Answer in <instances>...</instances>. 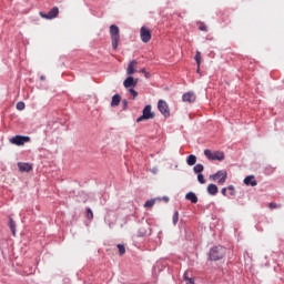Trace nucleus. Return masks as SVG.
I'll use <instances>...</instances> for the list:
<instances>
[{"label": "nucleus", "instance_id": "nucleus-1", "mask_svg": "<svg viewBox=\"0 0 284 284\" xmlns=\"http://www.w3.org/2000/svg\"><path fill=\"white\" fill-rule=\"evenodd\" d=\"M225 247L223 246H214L209 252L210 261H221V258L225 257Z\"/></svg>", "mask_w": 284, "mask_h": 284}, {"label": "nucleus", "instance_id": "nucleus-2", "mask_svg": "<svg viewBox=\"0 0 284 284\" xmlns=\"http://www.w3.org/2000/svg\"><path fill=\"white\" fill-rule=\"evenodd\" d=\"M204 155L209 161H224L225 160V153L223 151H214L210 149L204 150Z\"/></svg>", "mask_w": 284, "mask_h": 284}, {"label": "nucleus", "instance_id": "nucleus-3", "mask_svg": "<svg viewBox=\"0 0 284 284\" xmlns=\"http://www.w3.org/2000/svg\"><path fill=\"white\" fill-rule=\"evenodd\" d=\"M110 34H111L112 48L113 50H116V48H119V41H121V36L119 32V28L115 24L110 26Z\"/></svg>", "mask_w": 284, "mask_h": 284}, {"label": "nucleus", "instance_id": "nucleus-4", "mask_svg": "<svg viewBox=\"0 0 284 284\" xmlns=\"http://www.w3.org/2000/svg\"><path fill=\"white\" fill-rule=\"evenodd\" d=\"M154 112H152V105L148 104L144 106L142 111V115L136 119V123H141V121H150V119H154Z\"/></svg>", "mask_w": 284, "mask_h": 284}, {"label": "nucleus", "instance_id": "nucleus-5", "mask_svg": "<svg viewBox=\"0 0 284 284\" xmlns=\"http://www.w3.org/2000/svg\"><path fill=\"white\" fill-rule=\"evenodd\" d=\"M10 143H12L13 145H26V143H30V136L16 135L10 139Z\"/></svg>", "mask_w": 284, "mask_h": 284}, {"label": "nucleus", "instance_id": "nucleus-6", "mask_svg": "<svg viewBox=\"0 0 284 284\" xmlns=\"http://www.w3.org/2000/svg\"><path fill=\"white\" fill-rule=\"evenodd\" d=\"M140 39L142 43H150V40L152 39V32L150 29L142 27L140 30Z\"/></svg>", "mask_w": 284, "mask_h": 284}, {"label": "nucleus", "instance_id": "nucleus-7", "mask_svg": "<svg viewBox=\"0 0 284 284\" xmlns=\"http://www.w3.org/2000/svg\"><path fill=\"white\" fill-rule=\"evenodd\" d=\"M158 109L161 112V114H163V116H165V119H168V116H170V108L168 106V102H165L163 100H159Z\"/></svg>", "mask_w": 284, "mask_h": 284}, {"label": "nucleus", "instance_id": "nucleus-8", "mask_svg": "<svg viewBox=\"0 0 284 284\" xmlns=\"http://www.w3.org/2000/svg\"><path fill=\"white\" fill-rule=\"evenodd\" d=\"M42 19H57L59 17V7H53L48 13L40 12Z\"/></svg>", "mask_w": 284, "mask_h": 284}, {"label": "nucleus", "instance_id": "nucleus-9", "mask_svg": "<svg viewBox=\"0 0 284 284\" xmlns=\"http://www.w3.org/2000/svg\"><path fill=\"white\" fill-rule=\"evenodd\" d=\"M139 84V79H134V77L129 75L124 81H123V85L124 88L131 89V88H136V85Z\"/></svg>", "mask_w": 284, "mask_h": 284}, {"label": "nucleus", "instance_id": "nucleus-10", "mask_svg": "<svg viewBox=\"0 0 284 284\" xmlns=\"http://www.w3.org/2000/svg\"><path fill=\"white\" fill-rule=\"evenodd\" d=\"M182 101L184 103H194V101H196V95L194 92H186L182 95Z\"/></svg>", "mask_w": 284, "mask_h": 284}, {"label": "nucleus", "instance_id": "nucleus-11", "mask_svg": "<svg viewBox=\"0 0 284 284\" xmlns=\"http://www.w3.org/2000/svg\"><path fill=\"white\" fill-rule=\"evenodd\" d=\"M244 185H251V187H256V185H258V182L256 181V178L254 175H247L244 179Z\"/></svg>", "mask_w": 284, "mask_h": 284}, {"label": "nucleus", "instance_id": "nucleus-12", "mask_svg": "<svg viewBox=\"0 0 284 284\" xmlns=\"http://www.w3.org/2000/svg\"><path fill=\"white\" fill-rule=\"evenodd\" d=\"M224 176H227V171L220 170L215 174L210 175L211 181H216L219 179H223Z\"/></svg>", "mask_w": 284, "mask_h": 284}, {"label": "nucleus", "instance_id": "nucleus-13", "mask_svg": "<svg viewBox=\"0 0 284 284\" xmlns=\"http://www.w3.org/2000/svg\"><path fill=\"white\" fill-rule=\"evenodd\" d=\"M18 170L20 172H30L32 170V164L26 163V162H19Z\"/></svg>", "mask_w": 284, "mask_h": 284}, {"label": "nucleus", "instance_id": "nucleus-14", "mask_svg": "<svg viewBox=\"0 0 284 284\" xmlns=\"http://www.w3.org/2000/svg\"><path fill=\"white\" fill-rule=\"evenodd\" d=\"M138 61L136 60H132L126 69V74H129V77H132V74H134V72H136V70H134V68H136L138 65Z\"/></svg>", "mask_w": 284, "mask_h": 284}, {"label": "nucleus", "instance_id": "nucleus-15", "mask_svg": "<svg viewBox=\"0 0 284 284\" xmlns=\"http://www.w3.org/2000/svg\"><path fill=\"white\" fill-rule=\"evenodd\" d=\"M206 191L211 196H216L219 194V186L216 184H209Z\"/></svg>", "mask_w": 284, "mask_h": 284}, {"label": "nucleus", "instance_id": "nucleus-16", "mask_svg": "<svg viewBox=\"0 0 284 284\" xmlns=\"http://www.w3.org/2000/svg\"><path fill=\"white\" fill-rule=\"evenodd\" d=\"M186 201H191V203H199V197L196 196V193L194 192H189L185 195Z\"/></svg>", "mask_w": 284, "mask_h": 284}, {"label": "nucleus", "instance_id": "nucleus-17", "mask_svg": "<svg viewBox=\"0 0 284 284\" xmlns=\"http://www.w3.org/2000/svg\"><path fill=\"white\" fill-rule=\"evenodd\" d=\"M121 103V97L119 94H114L112 97L111 101V108H118V105Z\"/></svg>", "mask_w": 284, "mask_h": 284}, {"label": "nucleus", "instance_id": "nucleus-18", "mask_svg": "<svg viewBox=\"0 0 284 284\" xmlns=\"http://www.w3.org/2000/svg\"><path fill=\"white\" fill-rule=\"evenodd\" d=\"M9 227L12 232V235L17 236V223L14 222V220L12 217L9 219Z\"/></svg>", "mask_w": 284, "mask_h": 284}, {"label": "nucleus", "instance_id": "nucleus-19", "mask_svg": "<svg viewBox=\"0 0 284 284\" xmlns=\"http://www.w3.org/2000/svg\"><path fill=\"white\" fill-rule=\"evenodd\" d=\"M186 163L187 165L192 166V165H196V155L191 154L186 158Z\"/></svg>", "mask_w": 284, "mask_h": 284}, {"label": "nucleus", "instance_id": "nucleus-20", "mask_svg": "<svg viewBox=\"0 0 284 284\" xmlns=\"http://www.w3.org/2000/svg\"><path fill=\"white\" fill-rule=\"evenodd\" d=\"M203 170H205V166H203V164H196L193 168L194 174H202Z\"/></svg>", "mask_w": 284, "mask_h": 284}, {"label": "nucleus", "instance_id": "nucleus-21", "mask_svg": "<svg viewBox=\"0 0 284 284\" xmlns=\"http://www.w3.org/2000/svg\"><path fill=\"white\" fill-rule=\"evenodd\" d=\"M197 68H201V51H196V54L194 57Z\"/></svg>", "mask_w": 284, "mask_h": 284}, {"label": "nucleus", "instance_id": "nucleus-22", "mask_svg": "<svg viewBox=\"0 0 284 284\" xmlns=\"http://www.w3.org/2000/svg\"><path fill=\"white\" fill-rule=\"evenodd\" d=\"M87 219H89V221H92V219H94V213L90 207H87Z\"/></svg>", "mask_w": 284, "mask_h": 284}, {"label": "nucleus", "instance_id": "nucleus-23", "mask_svg": "<svg viewBox=\"0 0 284 284\" xmlns=\"http://www.w3.org/2000/svg\"><path fill=\"white\" fill-rule=\"evenodd\" d=\"M16 108L19 111L26 110V103L23 101H20V102L17 103Z\"/></svg>", "mask_w": 284, "mask_h": 284}, {"label": "nucleus", "instance_id": "nucleus-24", "mask_svg": "<svg viewBox=\"0 0 284 284\" xmlns=\"http://www.w3.org/2000/svg\"><path fill=\"white\" fill-rule=\"evenodd\" d=\"M118 250L120 252V256H123V254H125V245L118 244Z\"/></svg>", "mask_w": 284, "mask_h": 284}, {"label": "nucleus", "instance_id": "nucleus-25", "mask_svg": "<svg viewBox=\"0 0 284 284\" xmlns=\"http://www.w3.org/2000/svg\"><path fill=\"white\" fill-rule=\"evenodd\" d=\"M197 181H199V183H201L202 185L205 184V176L202 175V173H197Z\"/></svg>", "mask_w": 284, "mask_h": 284}, {"label": "nucleus", "instance_id": "nucleus-26", "mask_svg": "<svg viewBox=\"0 0 284 284\" xmlns=\"http://www.w3.org/2000/svg\"><path fill=\"white\" fill-rule=\"evenodd\" d=\"M154 203H155L154 200H149L144 203V207H154Z\"/></svg>", "mask_w": 284, "mask_h": 284}, {"label": "nucleus", "instance_id": "nucleus-27", "mask_svg": "<svg viewBox=\"0 0 284 284\" xmlns=\"http://www.w3.org/2000/svg\"><path fill=\"white\" fill-rule=\"evenodd\" d=\"M179 223V211H175L173 214V225H176Z\"/></svg>", "mask_w": 284, "mask_h": 284}, {"label": "nucleus", "instance_id": "nucleus-28", "mask_svg": "<svg viewBox=\"0 0 284 284\" xmlns=\"http://www.w3.org/2000/svg\"><path fill=\"white\" fill-rule=\"evenodd\" d=\"M129 92H130V94H132L133 100L136 99V97H139V92H136V90H134V88L129 89Z\"/></svg>", "mask_w": 284, "mask_h": 284}, {"label": "nucleus", "instance_id": "nucleus-29", "mask_svg": "<svg viewBox=\"0 0 284 284\" xmlns=\"http://www.w3.org/2000/svg\"><path fill=\"white\" fill-rule=\"evenodd\" d=\"M268 207H270V210H276V209H278V207H281V204H276V203H270L268 204Z\"/></svg>", "mask_w": 284, "mask_h": 284}, {"label": "nucleus", "instance_id": "nucleus-30", "mask_svg": "<svg viewBox=\"0 0 284 284\" xmlns=\"http://www.w3.org/2000/svg\"><path fill=\"white\" fill-rule=\"evenodd\" d=\"M227 190L230 191L231 196H234L236 194V191L234 190V185H229Z\"/></svg>", "mask_w": 284, "mask_h": 284}, {"label": "nucleus", "instance_id": "nucleus-31", "mask_svg": "<svg viewBox=\"0 0 284 284\" xmlns=\"http://www.w3.org/2000/svg\"><path fill=\"white\" fill-rule=\"evenodd\" d=\"M138 236H148V231L140 229L138 232Z\"/></svg>", "mask_w": 284, "mask_h": 284}, {"label": "nucleus", "instance_id": "nucleus-32", "mask_svg": "<svg viewBox=\"0 0 284 284\" xmlns=\"http://www.w3.org/2000/svg\"><path fill=\"white\" fill-rule=\"evenodd\" d=\"M225 181H227V176L224 178H220V180L217 181L219 185H224Z\"/></svg>", "mask_w": 284, "mask_h": 284}, {"label": "nucleus", "instance_id": "nucleus-33", "mask_svg": "<svg viewBox=\"0 0 284 284\" xmlns=\"http://www.w3.org/2000/svg\"><path fill=\"white\" fill-rule=\"evenodd\" d=\"M189 278H190V271H185L183 274V280L189 281Z\"/></svg>", "mask_w": 284, "mask_h": 284}, {"label": "nucleus", "instance_id": "nucleus-34", "mask_svg": "<svg viewBox=\"0 0 284 284\" xmlns=\"http://www.w3.org/2000/svg\"><path fill=\"white\" fill-rule=\"evenodd\" d=\"M199 30H201L202 32H207V27L202 23V24L199 27Z\"/></svg>", "mask_w": 284, "mask_h": 284}, {"label": "nucleus", "instance_id": "nucleus-35", "mask_svg": "<svg viewBox=\"0 0 284 284\" xmlns=\"http://www.w3.org/2000/svg\"><path fill=\"white\" fill-rule=\"evenodd\" d=\"M122 108L123 110H128V101L125 99L122 100Z\"/></svg>", "mask_w": 284, "mask_h": 284}, {"label": "nucleus", "instance_id": "nucleus-36", "mask_svg": "<svg viewBox=\"0 0 284 284\" xmlns=\"http://www.w3.org/2000/svg\"><path fill=\"white\" fill-rule=\"evenodd\" d=\"M221 194H223V196H226V194H227V189H226V187H223V189L221 190Z\"/></svg>", "mask_w": 284, "mask_h": 284}, {"label": "nucleus", "instance_id": "nucleus-37", "mask_svg": "<svg viewBox=\"0 0 284 284\" xmlns=\"http://www.w3.org/2000/svg\"><path fill=\"white\" fill-rule=\"evenodd\" d=\"M186 284H194V280L190 277L189 280H185Z\"/></svg>", "mask_w": 284, "mask_h": 284}, {"label": "nucleus", "instance_id": "nucleus-38", "mask_svg": "<svg viewBox=\"0 0 284 284\" xmlns=\"http://www.w3.org/2000/svg\"><path fill=\"white\" fill-rule=\"evenodd\" d=\"M162 201H164L165 203H170V197L169 196H163Z\"/></svg>", "mask_w": 284, "mask_h": 284}, {"label": "nucleus", "instance_id": "nucleus-39", "mask_svg": "<svg viewBox=\"0 0 284 284\" xmlns=\"http://www.w3.org/2000/svg\"><path fill=\"white\" fill-rule=\"evenodd\" d=\"M144 77H145V79H150V73L146 71V72L144 73Z\"/></svg>", "mask_w": 284, "mask_h": 284}, {"label": "nucleus", "instance_id": "nucleus-40", "mask_svg": "<svg viewBox=\"0 0 284 284\" xmlns=\"http://www.w3.org/2000/svg\"><path fill=\"white\" fill-rule=\"evenodd\" d=\"M140 72H142V74H145L148 71H145V69H141Z\"/></svg>", "mask_w": 284, "mask_h": 284}, {"label": "nucleus", "instance_id": "nucleus-41", "mask_svg": "<svg viewBox=\"0 0 284 284\" xmlns=\"http://www.w3.org/2000/svg\"><path fill=\"white\" fill-rule=\"evenodd\" d=\"M45 79V75L40 77V81H43Z\"/></svg>", "mask_w": 284, "mask_h": 284}, {"label": "nucleus", "instance_id": "nucleus-42", "mask_svg": "<svg viewBox=\"0 0 284 284\" xmlns=\"http://www.w3.org/2000/svg\"><path fill=\"white\" fill-rule=\"evenodd\" d=\"M152 172H153V174H156L158 170H156V169H153Z\"/></svg>", "mask_w": 284, "mask_h": 284}]
</instances>
